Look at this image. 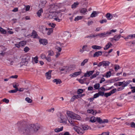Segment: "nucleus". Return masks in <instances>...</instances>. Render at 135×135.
I'll list each match as a JSON object with an SVG mask.
<instances>
[{
  "label": "nucleus",
  "mask_w": 135,
  "mask_h": 135,
  "mask_svg": "<svg viewBox=\"0 0 135 135\" xmlns=\"http://www.w3.org/2000/svg\"><path fill=\"white\" fill-rule=\"evenodd\" d=\"M19 127L18 131L22 135H28L31 131L33 129L35 132H37L39 129H42L43 127L38 124H30L28 125L24 124L22 122H18Z\"/></svg>",
  "instance_id": "1"
},
{
  "label": "nucleus",
  "mask_w": 135,
  "mask_h": 135,
  "mask_svg": "<svg viewBox=\"0 0 135 135\" xmlns=\"http://www.w3.org/2000/svg\"><path fill=\"white\" fill-rule=\"evenodd\" d=\"M117 30L113 29L103 33L97 34V36H98L100 38H103L109 36L110 35L112 34L113 32H115Z\"/></svg>",
  "instance_id": "2"
},
{
  "label": "nucleus",
  "mask_w": 135,
  "mask_h": 135,
  "mask_svg": "<svg viewBox=\"0 0 135 135\" xmlns=\"http://www.w3.org/2000/svg\"><path fill=\"white\" fill-rule=\"evenodd\" d=\"M30 59V57L29 56L24 57L22 58L21 62L20 63L21 67L23 65H26Z\"/></svg>",
  "instance_id": "3"
},
{
  "label": "nucleus",
  "mask_w": 135,
  "mask_h": 135,
  "mask_svg": "<svg viewBox=\"0 0 135 135\" xmlns=\"http://www.w3.org/2000/svg\"><path fill=\"white\" fill-rule=\"evenodd\" d=\"M110 62L108 61H104L102 62H100L98 65V66L100 67L102 66L103 67L108 66Z\"/></svg>",
  "instance_id": "4"
},
{
  "label": "nucleus",
  "mask_w": 135,
  "mask_h": 135,
  "mask_svg": "<svg viewBox=\"0 0 135 135\" xmlns=\"http://www.w3.org/2000/svg\"><path fill=\"white\" fill-rule=\"evenodd\" d=\"M74 130L76 131L78 134H82L84 133V131L80 127L76 126L74 128Z\"/></svg>",
  "instance_id": "5"
},
{
  "label": "nucleus",
  "mask_w": 135,
  "mask_h": 135,
  "mask_svg": "<svg viewBox=\"0 0 135 135\" xmlns=\"http://www.w3.org/2000/svg\"><path fill=\"white\" fill-rule=\"evenodd\" d=\"M39 30L40 32L44 34L46 33V31L48 30V28L46 27L45 26H41L39 27Z\"/></svg>",
  "instance_id": "6"
},
{
  "label": "nucleus",
  "mask_w": 135,
  "mask_h": 135,
  "mask_svg": "<svg viewBox=\"0 0 135 135\" xmlns=\"http://www.w3.org/2000/svg\"><path fill=\"white\" fill-rule=\"evenodd\" d=\"M131 80H127L123 83V85H122V87L119 88L117 89L118 91H119L123 89L124 88L127 86L130 83L132 82Z\"/></svg>",
  "instance_id": "7"
},
{
  "label": "nucleus",
  "mask_w": 135,
  "mask_h": 135,
  "mask_svg": "<svg viewBox=\"0 0 135 135\" xmlns=\"http://www.w3.org/2000/svg\"><path fill=\"white\" fill-rule=\"evenodd\" d=\"M31 36L34 38H38L39 37L37 34V32L35 30H33L32 31V32L31 33Z\"/></svg>",
  "instance_id": "8"
},
{
  "label": "nucleus",
  "mask_w": 135,
  "mask_h": 135,
  "mask_svg": "<svg viewBox=\"0 0 135 135\" xmlns=\"http://www.w3.org/2000/svg\"><path fill=\"white\" fill-rule=\"evenodd\" d=\"M57 14L58 15L56 16L55 18H53L55 20L57 21L58 22H60L61 20L59 19V16L61 17V13L60 12L59 13H56V15Z\"/></svg>",
  "instance_id": "9"
},
{
  "label": "nucleus",
  "mask_w": 135,
  "mask_h": 135,
  "mask_svg": "<svg viewBox=\"0 0 135 135\" xmlns=\"http://www.w3.org/2000/svg\"><path fill=\"white\" fill-rule=\"evenodd\" d=\"M94 72V70L87 71L86 73H85L84 75V76L85 77H89L92 75Z\"/></svg>",
  "instance_id": "10"
},
{
  "label": "nucleus",
  "mask_w": 135,
  "mask_h": 135,
  "mask_svg": "<svg viewBox=\"0 0 135 135\" xmlns=\"http://www.w3.org/2000/svg\"><path fill=\"white\" fill-rule=\"evenodd\" d=\"M56 10V8H55V6L54 5V4H51L49 6L48 10L50 11L52 10L54 11Z\"/></svg>",
  "instance_id": "11"
},
{
  "label": "nucleus",
  "mask_w": 135,
  "mask_h": 135,
  "mask_svg": "<svg viewBox=\"0 0 135 135\" xmlns=\"http://www.w3.org/2000/svg\"><path fill=\"white\" fill-rule=\"evenodd\" d=\"M47 1L46 0L43 1L39 5V7L41 8H44L45 7V4L46 3Z\"/></svg>",
  "instance_id": "12"
},
{
  "label": "nucleus",
  "mask_w": 135,
  "mask_h": 135,
  "mask_svg": "<svg viewBox=\"0 0 135 135\" xmlns=\"http://www.w3.org/2000/svg\"><path fill=\"white\" fill-rule=\"evenodd\" d=\"M60 123H64L66 124L67 123V120L65 118H64L62 116V114H61L60 115Z\"/></svg>",
  "instance_id": "13"
},
{
  "label": "nucleus",
  "mask_w": 135,
  "mask_h": 135,
  "mask_svg": "<svg viewBox=\"0 0 135 135\" xmlns=\"http://www.w3.org/2000/svg\"><path fill=\"white\" fill-rule=\"evenodd\" d=\"M39 42L40 44H42L44 45H46L47 43V40L45 39H40L39 40Z\"/></svg>",
  "instance_id": "14"
},
{
  "label": "nucleus",
  "mask_w": 135,
  "mask_h": 135,
  "mask_svg": "<svg viewBox=\"0 0 135 135\" xmlns=\"http://www.w3.org/2000/svg\"><path fill=\"white\" fill-rule=\"evenodd\" d=\"M52 70H49L45 73V76L47 79H50L51 78V74Z\"/></svg>",
  "instance_id": "15"
},
{
  "label": "nucleus",
  "mask_w": 135,
  "mask_h": 135,
  "mask_svg": "<svg viewBox=\"0 0 135 135\" xmlns=\"http://www.w3.org/2000/svg\"><path fill=\"white\" fill-rule=\"evenodd\" d=\"M81 72V71H80L75 72L74 73L71 74L70 76L72 77H74L80 75Z\"/></svg>",
  "instance_id": "16"
},
{
  "label": "nucleus",
  "mask_w": 135,
  "mask_h": 135,
  "mask_svg": "<svg viewBox=\"0 0 135 135\" xmlns=\"http://www.w3.org/2000/svg\"><path fill=\"white\" fill-rule=\"evenodd\" d=\"M102 52L101 51H98L96 52L94 54L93 56L94 57H98L99 56H101L102 54Z\"/></svg>",
  "instance_id": "17"
},
{
  "label": "nucleus",
  "mask_w": 135,
  "mask_h": 135,
  "mask_svg": "<svg viewBox=\"0 0 135 135\" xmlns=\"http://www.w3.org/2000/svg\"><path fill=\"white\" fill-rule=\"evenodd\" d=\"M105 17L107 18L108 20H111L113 18V16L110 13H107L105 15Z\"/></svg>",
  "instance_id": "18"
},
{
  "label": "nucleus",
  "mask_w": 135,
  "mask_h": 135,
  "mask_svg": "<svg viewBox=\"0 0 135 135\" xmlns=\"http://www.w3.org/2000/svg\"><path fill=\"white\" fill-rule=\"evenodd\" d=\"M87 12V9L85 8H82L80 10V12L84 15L86 14V12Z\"/></svg>",
  "instance_id": "19"
},
{
  "label": "nucleus",
  "mask_w": 135,
  "mask_h": 135,
  "mask_svg": "<svg viewBox=\"0 0 135 135\" xmlns=\"http://www.w3.org/2000/svg\"><path fill=\"white\" fill-rule=\"evenodd\" d=\"M67 114L69 117L73 118L74 113L68 111L67 112Z\"/></svg>",
  "instance_id": "20"
},
{
  "label": "nucleus",
  "mask_w": 135,
  "mask_h": 135,
  "mask_svg": "<svg viewBox=\"0 0 135 135\" xmlns=\"http://www.w3.org/2000/svg\"><path fill=\"white\" fill-rule=\"evenodd\" d=\"M54 83H56V84H60L62 83L61 80L59 79H55L53 80Z\"/></svg>",
  "instance_id": "21"
},
{
  "label": "nucleus",
  "mask_w": 135,
  "mask_h": 135,
  "mask_svg": "<svg viewBox=\"0 0 135 135\" xmlns=\"http://www.w3.org/2000/svg\"><path fill=\"white\" fill-rule=\"evenodd\" d=\"M43 12V11L42 8H41L37 12V14L38 16L39 17H40V16H41V14Z\"/></svg>",
  "instance_id": "22"
},
{
  "label": "nucleus",
  "mask_w": 135,
  "mask_h": 135,
  "mask_svg": "<svg viewBox=\"0 0 135 135\" xmlns=\"http://www.w3.org/2000/svg\"><path fill=\"white\" fill-rule=\"evenodd\" d=\"M112 45V44L110 42H109L107 44L105 47L104 48V50H106L110 48L111 46Z\"/></svg>",
  "instance_id": "23"
},
{
  "label": "nucleus",
  "mask_w": 135,
  "mask_h": 135,
  "mask_svg": "<svg viewBox=\"0 0 135 135\" xmlns=\"http://www.w3.org/2000/svg\"><path fill=\"white\" fill-rule=\"evenodd\" d=\"M63 128V127H62L60 128H56L54 129V131L57 133L59 132L62 131Z\"/></svg>",
  "instance_id": "24"
},
{
  "label": "nucleus",
  "mask_w": 135,
  "mask_h": 135,
  "mask_svg": "<svg viewBox=\"0 0 135 135\" xmlns=\"http://www.w3.org/2000/svg\"><path fill=\"white\" fill-rule=\"evenodd\" d=\"M79 4V3L78 2H76L74 3V4L71 5V8H75L78 7V5Z\"/></svg>",
  "instance_id": "25"
},
{
  "label": "nucleus",
  "mask_w": 135,
  "mask_h": 135,
  "mask_svg": "<svg viewBox=\"0 0 135 135\" xmlns=\"http://www.w3.org/2000/svg\"><path fill=\"white\" fill-rule=\"evenodd\" d=\"M73 119L79 120L80 119V117L79 115L74 113L73 116Z\"/></svg>",
  "instance_id": "26"
},
{
  "label": "nucleus",
  "mask_w": 135,
  "mask_h": 135,
  "mask_svg": "<svg viewBox=\"0 0 135 135\" xmlns=\"http://www.w3.org/2000/svg\"><path fill=\"white\" fill-rule=\"evenodd\" d=\"M91 47L93 49L98 50H100L102 48L101 46L96 45H93Z\"/></svg>",
  "instance_id": "27"
},
{
  "label": "nucleus",
  "mask_w": 135,
  "mask_h": 135,
  "mask_svg": "<svg viewBox=\"0 0 135 135\" xmlns=\"http://www.w3.org/2000/svg\"><path fill=\"white\" fill-rule=\"evenodd\" d=\"M97 36V34H90L89 35L87 36H86L85 38H90V39H91V38L95 37Z\"/></svg>",
  "instance_id": "28"
},
{
  "label": "nucleus",
  "mask_w": 135,
  "mask_h": 135,
  "mask_svg": "<svg viewBox=\"0 0 135 135\" xmlns=\"http://www.w3.org/2000/svg\"><path fill=\"white\" fill-rule=\"evenodd\" d=\"M90 122L92 123L95 122L96 121V118L94 117H92L90 118Z\"/></svg>",
  "instance_id": "29"
},
{
  "label": "nucleus",
  "mask_w": 135,
  "mask_h": 135,
  "mask_svg": "<svg viewBox=\"0 0 135 135\" xmlns=\"http://www.w3.org/2000/svg\"><path fill=\"white\" fill-rule=\"evenodd\" d=\"M88 59H84L83 61L82 62L81 64V66H84L85 64L86 63L88 62Z\"/></svg>",
  "instance_id": "30"
},
{
  "label": "nucleus",
  "mask_w": 135,
  "mask_h": 135,
  "mask_svg": "<svg viewBox=\"0 0 135 135\" xmlns=\"http://www.w3.org/2000/svg\"><path fill=\"white\" fill-rule=\"evenodd\" d=\"M53 28H49L48 29V30L46 31V33L47 35H49L51 33L53 32Z\"/></svg>",
  "instance_id": "31"
},
{
  "label": "nucleus",
  "mask_w": 135,
  "mask_h": 135,
  "mask_svg": "<svg viewBox=\"0 0 135 135\" xmlns=\"http://www.w3.org/2000/svg\"><path fill=\"white\" fill-rule=\"evenodd\" d=\"M99 72L98 71L96 72L95 74H94L93 75H91L90 77L91 79H92L94 78H95L96 77V76L99 75Z\"/></svg>",
  "instance_id": "32"
},
{
  "label": "nucleus",
  "mask_w": 135,
  "mask_h": 135,
  "mask_svg": "<svg viewBox=\"0 0 135 135\" xmlns=\"http://www.w3.org/2000/svg\"><path fill=\"white\" fill-rule=\"evenodd\" d=\"M81 127L84 131L88 130L90 127L89 126L86 125H82Z\"/></svg>",
  "instance_id": "33"
},
{
  "label": "nucleus",
  "mask_w": 135,
  "mask_h": 135,
  "mask_svg": "<svg viewBox=\"0 0 135 135\" xmlns=\"http://www.w3.org/2000/svg\"><path fill=\"white\" fill-rule=\"evenodd\" d=\"M26 41H22L19 42V44H20V45L21 46H24L25 45H26Z\"/></svg>",
  "instance_id": "34"
},
{
  "label": "nucleus",
  "mask_w": 135,
  "mask_h": 135,
  "mask_svg": "<svg viewBox=\"0 0 135 135\" xmlns=\"http://www.w3.org/2000/svg\"><path fill=\"white\" fill-rule=\"evenodd\" d=\"M96 121L99 124L102 123V119H101L100 117L96 118Z\"/></svg>",
  "instance_id": "35"
},
{
  "label": "nucleus",
  "mask_w": 135,
  "mask_h": 135,
  "mask_svg": "<svg viewBox=\"0 0 135 135\" xmlns=\"http://www.w3.org/2000/svg\"><path fill=\"white\" fill-rule=\"evenodd\" d=\"M25 100L29 103H31L32 102V100L28 97H26L25 99Z\"/></svg>",
  "instance_id": "36"
},
{
  "label": "nucleus",
  "mask_w": 135,
  "mask_h": 135,
  "mask_svg": "<svg viewBox=\"0 0 135 135\" xmlns=\"http://www.w3.org/2000/svg\"><path fill=\"white\" fill-rule=\"evenodd\" d=\"M100 87V84L99 83L96 84L94 85V88L96 89H99Z\"/></svg>",
  "instance_id": "37"
},
{
  "label": "nucleus",
  "mask_w": 135,
  "mask_h": 135,
  "mask_svg": "<svg viewBox=\"0 0 135 135\" xmlns=\"http://www.w3.org/2000/svg\"><path fill=\"white\" fill-rule=\"evenodd\" d=\"M97 14V12L95 11H93V12L91 13L90 17H95Z\"/></svg>",
  "instance_id": "38"
},
{
  "label": "nucleus",
  "mask_w": 135,
  "mask_h": 135,
  "mask_svg": "<svg viewBox=\"0 0 135 135\" xmlns=\"http://www.w3.org/2000/svg\"><path fill=\"white\" fill-rule=\"evenodd\" d=\"M18 90L17 88H16L14 90H11L8 91V92L11 93H16L17 92Z\"/></svg>",
  "instance_id": "39"
},
{
  "label": "nucleus",
  "mask_w": 135,
  "mask_h": 135,
  "mask_svg": "<svg viewBox=\"0 0 135 135\" xmlns=\"http://www.w3.org/2000/svg\"><path fill=\"white\" fill-rule=\"evenodd\" d=\"M83 17L82 16H78L75 18L74 21H78L79 20H81L82 18Z\"/></svg>",
  "instance_id": "40"
},
{
  "label": "nucleus",
  "mask_w": 135,
  "mask_h": 135,
  "mask_svg": "<svg viewBox=\"0 0 135 135\" xmlns=\"http://www.w3.org/2000/svg\"><path fill=\"white\" fill-rule=\"evenodd\" d=\"M0 31L2 33L4 34H6V31L1 27H0Z\"/></svg>",
  "instance_id": "41"
},
{
  "label": "nucleus",
  "mask_w": 135,
  "mask_h": 135,
  "mask_svg": "<svg viewBox=\"0 0 135 135\" xmlns=\"http://www.w3.org/2000/svg\"><path fill=\"white\" fill-rule=\"evenodd\" d=\"M32 60L34 61L36 63H37L38 62V57L37 56H36L33 58H32Z\"/></svg>",
  "instance_id": "42"
},
{
  "label": "nucleus",
  "mask_w": 135,
  "mask_h": 135,
  "mask_svg": "<svg viewBox=\"0 0 135 135\" xmlns=\"http://www.w3.org/2000/svg\"><path fill=\"white\" fill-rule=\"evenodd\" d=\"M48 56H52L54 54V52L52 50H49L48 51Z\"/></svg>",
  "instance_id": "43"
},
{
  "label": "nucleus",
  "mask_w": 135,
  "mask_h": 135,
  "mask_svg": "<svg viewBox=\"0 0 135 135\" xmlns=\"http://www.w3.org/2000/svg\"><path fill=\"white\" fill-rule=\"evenodd\" d=\"M111 74V72L110 71H109L106 74V77L107 78L109 77L110 76Z\"/></svg>",
  "instance_id": "44"
},
{
  "label": "nucleus",
  "mask_w": 135,
  "mask_h": 135,
  "mask_svg": "<svg viewBox=\"0 0 135 135\" xmlns=\"http://www.w3.org/2000/svg\"><path fill=\"white\" fill-rule=\"evenodd\" d=\"M131 86V87L130 88V89H132L131 92L132 93H135V86H132L131 85H129Z\"/></svg>",
  "instance_id": "45"
},
{
  "label": "nucleus",
  "mask_w": 135,
  "mask_h": 135,
  "mask_svg": "<svg viewBox=\"0 0 135 135\" xmlns=\"http://www.w3.org/2000/svg\"><path fill=\"white\" fill-rule=\"evenodd\" d=\"M83 89H78L77 91V93L78 94H80L82 93L83 92Z\"/></svg>",
  "instance_id": "46"
},
{
  "label": "nucleus",
  "mask_w": 135,
  "mask_h": 135,
  "mask_svg": "<svg viewBox=\"0 0 135 135\" xmlns=\"http://www.w3.org/2000/svg\"><path fill=\"white\" fill-rule=\"evenodd\" d=\"M119 39L118 37V35H115L113 39L115 41H118Z\"/></svg>",
  "instance_id": "47"
},
{
  "label": "nucleus",
  "mask_w": 135,
  "mask_h": 135,
  "mask_svg": "<svg viewBox=\"0 0 135 135\" xmlns=\"http://www.w3.org/2000/svg\"><path fill=\"white\" fill-rule=\"evenodd\" d=\"M120 66L118 65H115L114 69L115 70L117 71L118 69H119Z\"/></svg>",
  "instance_id": "48"
},
{
  "label": "nucleus",
  "mask_w": 135,
  "mask_h": 135,
  "mask_svg": "<svg viewBox=\"0 0 135 135\" xmlns=\"http://www.w3.org/2000/svg\"><path fill=\"white\" fill-rule=\"evenodd\" d=\"M98 93L99 95V96H103L104 95V93L102 91H99Z\"/></svg>",
  "instance_id": "49"
},
{
  "label": "nucleus",
  "mask_w": 135,
  "mask_h": 135,
  "mask_svg": "<svg viewBox=\"0 0 135 135\" xmlns=\"http://www.w3.org/2000/svg\"><path fill=\"white\" fill-rule=\"evenodd\" d=\"M29 50V48L27 46L24 49V51L25 52H27Z\"/></svg>",
  "instance_id": "50"
},
{
  "label": "nucleus",
  "mask_w": 135,
  "mask_h": 135,
  "mask_svg": "<svg viewBox=\"0 0 135 135\" xmlns=\"http://www.w3.org/2000/svg\"><path fill=\"white\" fill-rule=\"evenodd\" d=\"M111 95V94H110V92L108 93H105L104 94V96L106 97H108Z\"/></svg>",
  "instance_id": "51"
},
{
  "label": "nucleus",
  "mask_w": 135,
  "mask_h": 135,
  "mask_svg": "<svg viewBox=\"0 0 135 135\" xmlns=\"http://www.w3.org/2000/svg\"><path fill=\"white\" fill-rule=\"evenodd\" d=\"M117 91V89H116L115 88L113 89H112V90H111L110 92L111 94H113L114 93H115Z\"/></svg>",
  "instance_id": "52"
},
{
  "label": "nucleus",
  "mask_w": 135,
  "mask_h": 135,
  "mask_svg": "<svg viewBox=\"0 0 135 135\" xmlns=\"http://www.w3.org/2000/svg\"><path fill=\"white\" fill-rule=\"evenodd\" d=\"M55 48L57 50H58L59 52H60L62 50L61 48L60 47L57 45L55 47Z\"/></svg>",
  "instance_id": "53"
},
{
  "label": "nucleus",
  "mask_w": 135,
  "mask_h": 135,
  "mask_svg": "<svg viewBox=\"0 0 135 135\" xmlns=\"http://www.w3.org/2000/svg\"><path fill=\"white\" fill-rule=\"evenodd\" d=\"M3 102H5L6 103H8L9 102V100L8 99L6 98H4L2 100Z\"/></svg>",
  "instance_id": "54"
},
{
  "label": "nucleus",
  "mask_w": 135,
  "mask_h": 135,
  "mask_svg": "<svg viewBox=\"0 0 135 135\" xmlns=\"http://www.w3.org/2000/svg\"><path fill=\"white\" fill-rule=\"evenodd\" d=\"M108 120L107 119H105L102 120V123H108Z\"/></svg>",
  "instance_id": "55"
},
{
  "label": "nucleus",
  "mask_w": 135,
  "mask_h": 135,
  "mask_svg": "<svg viewBox=\"0 0 135 135\" xmlns=\"http://www.w3.org/2000/svg\"><path fill=\"white\" fill-rule=\"evenodd\" d=\"M54 110V108H51L50 109H48L47 110V111L48 112H53Z\"/></svg>",
  "instance_id": "56"
},
{
  "label": "nucleus",
  "mask_w": 135,
  "mask_h": 135,
  "mask_svg": "<svg viewBox=\"0 0 135 135\" xmlns=\"http://www.w3.org/2000/svg\"><path fill=\"white\" fill-rule=\"evenodd\" d=\"M41 58L43 59H45L46 58V57L45 54H42L41 55Z\"/></svg>",
  "instance_id": "57"
},
{
  "label": "nucleus",
  "mask_w": 135,
  "mask_h": 135,
  "mask_svg": "<svg viewBox=\"0 0 135 135\" xmlns=\"http://www.w3.org/2000/svg\"><path fill=\"white\" fill-rule=\"evenodd\" d=\"M131 43H132V42L131 41L128 42H127L126 44L128 46H132L133 45Z\"/></svg>",
  "instance_id": "58"
},
{
  "label": "nucleus",
  "mask_w": 135,
  "mask_h": 135,
  "mask_svg": "<svg viewBox=\"0 0 135 135\" xmlns=\"http://www.w3.org/2000/svg\"><path fill=\"white\" fill-rule=\"evenodd\" d=\"M107 22V20L106 19H103L100 21V22L101 23H106Z\"/></svg>",
  "instance_id": "59"
},
{
  "label": "nucleus",
  "mask_w": 135,
  "mask_h": 135,
  "mask_svg": "<svg viewBox=\"0 0 135 135\" xmlns=\"http://www.w3.org/2000/svg\"><path fill=\"white\" fill-rule=\"evenodd\" d=\"M49 25L51 26L52 28H54L55 26L56 25L54 23H49Z\"/></svg>",
  "instance_id": "60"
},
{
  "label": "nucleus",
  "mask_w": 135,
  "mask_h": 135,
  "mask_svg": "<svg viewBox=\"0 0 135 135\" xmlns=\"http://www.w3.org/2000/svg\"><path fill=\"white\" fill-rule=\"evenodd\" d=\"M18 77V76L17 75H12L10 77L11 78H15L16 79Z\"/></svg>",
  "instance_id": "61"
},
{
  "label": "nucleus",
  "mask_w": 135,
  "mask_h": 135,
  "mask_svg": "<svg viewBox=\"0 0 135 135\" xmlns=\"http://www.w3.org/2000/svg\"><path fill=\"white\" fill-rule=\"evenodd\" d=\"M93 23V22L92 21H88V25L89 26L92 25Z\"/></svg>",
  "instance_id": "62"
},
{
  "label": "nucleus",
  "mask_w": 135,
  "mask_h": 135,
  "mask_svg": "<svg viewBox=\"0 0 135 135\" xmlns=\"http://www.w3.org/2000/svg\"><path fill=\"white\" fill-rule=\"evenodd\" d=\"M131 127L132 128H135V123L132 122L131 124Z\"/></svg>",
  "instance_id": "63"
},
{
  "label": "nucleus",
  "mask_w": 135,
  "mask_h": 135,
  "mask_svg": "<svg viewBox=\"0 0 135 135\" xmlns=\"http://www.w3.org/2000/svg\"><path fill=\"white\" fill-rule=\"evenodd\" d=\"M99 95L98 93H97L95 94H94L93 96V98H96L99 97Z\"/></svg>",
  "instance_id": "64"
}]
</instances>
